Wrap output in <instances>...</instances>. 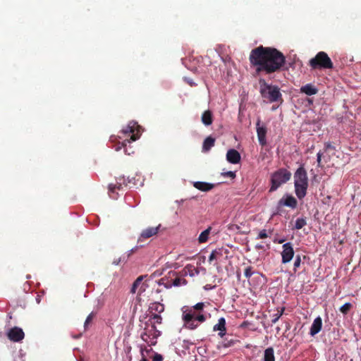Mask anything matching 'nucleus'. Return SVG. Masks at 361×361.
Returning a JSON list of instances; mask_svg holds the SVG:
<instances>
[{
	"mask_svg": "<svg viewBox=\"0 0 361 361\" xmlns=\"http://www.w3.org/2000/svg\"><path fill=\"white\" fill-rule=\"evenodd\" d=\"M187 283V281L185 279H181L179 277L176 278L173 281V285L174 286H179L180 285H185Z\"/></svg>",
	"mask_w": 361,
	"mask_h": 361,
	"instance_id": "34",
	"label": "nucleus"
},
{
	"mask_svg": "<svg viewBox=\"0 0 361 361\" xmlns=\"http://www.w3.org/2000/svg\"><path fill=\"white\" fill-rule=\"evenodd\" d=\"M121 259L115 260L113 262V264L115 265H118L120 263Z\"/></svg>",
	"mask_w": 361,
	"mask_h": 361,
	"instance_id": "46",
	"label": "nucleus"
},
{
	"mask_svg": "<svg viewBox=\"0 0 361 361\" xmlns=\"http://www.w3.org/2000/svg\"><path fill=\"white\" fill-rule=\"evenodd\" d=\"M291 173L286 169H280L272 173L271 177V188L269 192L276 190L282 184L290 180Z\"/></svg>",
	"mask_w": 361,
	"mask_h": 361,
	"instance_id": "6",
	"label": "nucleus"
},
{
	"mask_svg": "<svg viewBox=\"0 0 361 361\" xmlns=\"http://www.w3.org/2000/svg\"><path fill=\"white\" fill-rule=\"evenodd\" d=\"M192 185L196 189L203 192H208L214 188V184L202 181L194 182Z\"/></svg>",
	"mask_w": 361,
	"mask_h": 361,
	"instance_id": "18",
	"label": "nucleus"
},
{
	"mask_svg": "<svg viewBox=\"0 0 361 361\" xmlns=\"http://www.w3.org/2000/svg\"><path fill=\"white\" fill-rule=\"evenodd\" d=\"M228 250L218 248L212 252L209 257V262L211 263L214 260H220L224 254H227Z\"/></svg>",
	"mask_w": 361,
	"mask_h": 361,
	"instance_id": "16",
	"label": "nucleus"
},
{
	"mask_svg": "<svg viewBox=\"0 0 361 361\" xmlns=\"http://www.w3.org/2000/svg\"><path fill=\"white\" fill-rule=\"evenodd\" d=\"M143 279H144V276H140L133 282L132 288H131V290H130V292L132 293H136V290H137V287L141 284Z\"/></svg>",
	"mask_w": 361,
	"mask_h": 361,
	"instance_id": "29",
	"label": "nucleus"
},
{
	"mask_svg": "<svg viewBox=\"0 0 361 361\" xmlns=\"http://www.w3.org/2000/svg\"><path fill=\"white\" fill-rule=\"evenodd\" d=\"M259 92L264 99L269 102H279L282 104L283 102L280 89L276 85L268 84L264 79H259Z\"/></svg>",
	"mask_w": 361,
	"mask_h": 361,
	"instance_id": "3",
	"label": "nucleus"
},
{
	"mask_svg": "<svg viewBox=\"0 0 361 361\" xmlns=\"http://www.w3.org/2000/svg\"><path fill=\"white\" fill-rule=\"evenodd\" d=\"M164 311V306L160 302H154L149 305V312L150 314H160Z\"/></svg>",
	"mask_w": 361,
	"mask_h": 361,
	"instance_id": "19",
	"label": "nucleus"
},
{
	"mask_svg": "<svg viewBox=\"0 0 361 361\" xmlns=\"http://www.w3.org/2000/svg\"><path fill=\"white\" fill-rule=\"evenodd\" d=\"M298 205L297 200L292 195H286L283 197L279 202L277 205L278 212L281 207L286 206L291 209H295Z\"/></svg>",
	"mask_w": 361,
	"mask_h": 361,
	"instance_id": "10",
	"label": "nucleus"
},
{
	"mask_svg": "<svg viewBox=\"0 0 361 361\" xmlns=\"http://www.w3.org/2000/svg\"><path fill=\"white\" fill-rule=\"evenodd\" d=\"M37 302L39 303V298H37Z\"/></svg>",
	"mask_w": 361,
	"mask_h": 361,
	"instance_id": "55",
	"label": "nucleus"
},
{
	"mask_svg": "<svg viewBox=\"0 0 361 361\" xmlns=\"http://www.w3.org/2000/svg\"><path fill=\"white\" fill-rule=\"evenodd\" d=\"M283 250L281 252V262L283 264L290 262L294 257V250L291 243H286L282 246Z\"/></svg>",
	"mask_w": 361,
	"mask_h": 361,
	"instance_id": "8",
	"label": "nucleus"
},
{
	"mask_svg": "<svg viewBox=\"0 0 361 361\" xmlns=\"http://www.w3.org/2000/svg\"><path fill=\"white\" fill-rule=\"evenodd\" d=\"M322 327V319L320 317H317L314 319L313 323L312 324V326L310 327V334L312 336H315L321 331Z\"/></svg>",
	"mask_w": 361,
	"mask_h": 361,
	"instance_id": "15",
	"label": "nucleus"
},
{
	"mask_svg": "<svg viewBox=\"0 0 361 361\" xmlns=\"http://www.w3.org/2000/svg\"><path fill=\"white\" fill-rule=\"evenodd\" d=\"M80 336V335H79V336H75V338H78Z\"/></svg>",
	"mask_w": 361,
	"mask_h": 361,
	"instance_id": "52",
	"label": "nucleus"
},
{
	"mask_svg": "<svg viewBox=\"0 0 361 361\" xmlns=\"http://www.w3.org/2000/svg\"><path fill=\"white\" fill-rule=\"evenodd\" d=\"M352 307H353V305L351 303L346 302L340 307V311L343 314H347L350 312V310H351Z\"/></svg>",
	"mask_w": 361,
	"mask_h": 361,
	"instance_id": "32",
	"label": "nucleus"
},
{
	"mask_svg": "<svg viewBox=\"0 0 361 361\" xmlns=\"http://www.w3.org/2000/svg\"><path fill=\"white\" fill-rule=\"evenodd\" d=\"M24 336L23 331L18 327L12 328L8 333V338L14 342L20 341L23 339Z\"/></svg>",
	"mask_w": 361,
	"mask_h": 361,
	"instance_id": "13",
	"label": "nucleus"
},
{
	"mask_svg": "<svg viewBox=\"0 0 361 361\" xmlns=\"http://www.w3.org/2000/svg\"><path fill=\"white\" fill-rule=\"evenodd\" d=\"M262 361H276L274 350L272 347L264 350Z\"/></svg>",
	"mask_w": 361,
	"mask_h": 361,
	"instance_id": "22",
	"label": "nucleus"
},
{
	"mask_svg": "<svg viewBox=\"0 0 361 361\" xmlns=\"http://www.w3.org/2000/svg\"><path fill=\"white\" fill-rule=\"evenodd\" d=\"M323 155V153L319 151L317 154V165L318 166H321V162H322V157Z\"/></svg>",
	"mask_w": 361,
	"mask_h": 361,
	"instance_id": "39",
	"label": "nucleus"
},
{
	"mask_svg": "<svg viewBox=\"0 0 361 361\" xmlns=\"http://www.w3.org/2000/svg\"><path fill=\"white\" fill-rule=\"evenodd\" d=\"M212 228L209 227L206 230L203 231L199 235L198 241L200 243H206L208 240L209 235Z\"/></svg>",
	"mask_w": 361,
	"mask_h": 361,
	"instance_id": "26",
	"label": "nucleus"
},
{
	"mask_svg": "<svg viewBox=\"0 0 361 361\" xmlns=\"http://www.w3.org/2000/svg\"><path fill=\"white\" fill-rule=\"evenodd\" d=\"M285 310V307H281V309L277 310V312L274 314L271 317V323L275 324L278 322V320L280 319V317L283 314V312Z\"/></svg>",
	"mask_w": 361,
	"mask_h": 361,
	"instance_id": "28",
	"label": "nucleus"
},
{
	"mask_svg": "<svg viewBox=\"0 0 361 361\" xmlns=\"http://www.w3.org/2000/svg\"><path fill=\"white\" fill-rule=\"evenodd\" d=\"M204 306V302H198L193 306H184L182 308V320L186 329L194 330L206 321Z\"/></svg>",
	"mask_w": 361,
	"mask_h": 361,
	"instance_id": "2",
	"label": "nucleus"
},
{
	"mask_svg": "<svg viewBox=\"0 0 361 361\" xmlns=\"http://www.w3.org/2000/svg\"><path fill=\"white\" fill-rule=\"evenodd\" d=\"M153 321V324L152 325V330L154 331H157L156 326L154 324H161L162 321L161 317L159 314H152L149 321Z\"/></svg>",
	"mask_w": 361,
	"mask_h": 361,
	"instance_id": "27",
	"label": "nucleus"
},
{
	"mask_svg": "<svg viewBox=\"0 0 361 361\" xmlns=\"http://www.w3.org/2000/svg\"><path fill=\"white\" fill-rule=\"evenodd\" d=\"M300 92L308 96H311L316 94L318 92V90L314 85L312 84H307L301 87Z\"/></svg>",
	"mask_w": 361,
	"mask_h": 361,
	"instance_id": "20",
	"label": "nucleus"
},
{
	"mask_svg": "<svg viewBox=\"0 0 361 361\" xmlns=\"http://www.w3.org/2000/svg\"><path fill=\"white\" fill-rule=\"evenodd\" d=\"M142 291H145V288H142V286L140 288V290L139 291V294L140 295Z\"/></svg>",
	"mask_w": 361,
	"mask_h": 361,
	"instance_id": "48",
	"label": "nucleus"
},
{
	"mask_svg": "<svg viewBox=\"0 0 361 361\" xmlns=\"http://www.w3.org/2000/svg\"><path fill=\"white\" fill-rule=\"evenodd\" d=\"M253 274L252 267L249 266L245 269L244 275L247 279H250Z\"/></svg>",
	"mask_w": 361,
	"mask_h": 361,
	"instance_id": "36",
	"label": "nucleus"
},
{
	"mask_svg": "<svg viewBox=\"0 0 361 361\" xmlns=\"http://www.w3.org/2000/svg\"><path fill=\"white\" fill-rule=\"evenodd\" d=\"M121 133L124 135L132 134L130 139H126L121 143V147H125L127 143H130L132 141H135L139 139L141 135L140 126L137 122L131 121L121 130Z\"/></svg>",
	"mask_w": 361,
	"mask_h": 361,
	"instance_id": "7",
	"label": "nucleus"
},
{
	"mask_svg": "<svg viewBox=\"0 0 361 361\" xmlns=\"http://www.w3.org/2000/svg\"><path fill=\"white\" fill-rule=\"evenodd\" d=\"M307 224L306 219L305 218H298L295 221V228L297 230L302 228Z\"/></svg>",
	"mask_w": 361,
	"mask_h": 361,
	"instance_id": "30",
	"label": "nucleus"
},
{
	"mask_svg": "<svg viewBox=\"0 0 361 361\" xmlns=\"http://www.w3.org/2000/svg\"><path fill=\"white\" fill-rule=\"evenodd\" d=\"M226 334V330L225 331H219L218 335L221 337V338H223Z\"/></svg>",
	"mask_w": 361,
	"mask_h": 361,
	"instance_id": "45",
	"label": "nucleus"
},
{
	"mask_svg": "<svg viewBox=\"0 0 361 361\" xmlns=\"http://www.w3.org/2000/svg\"><path fill=\"white\" fill-rule=\"evenodd\" d=\"M240 153L234 149H231L227 151L226 153V160L233 164H238L240 161Z\"/></svg>",
	"mask_w": 361,
	"mask_h": 361,
	"instance_id": "14",
	"label": "nucleus"
},
{
	"mask_svg": "<svg viewBox=\"0 0 361 361\" xmlns=\"http://www.w3.org/2000/svg\"><path fill=\"white\" fill-rule=\"evenodd\" d=\"M164 279H161L159 280V284H164Z\"/></svg>",
	"mask_w": 361,
	"mask_h": 361,
	"instance_id": "47",
	"label": "nucleus"
},
{
	"mask_svg": "<svg viewBox=\"0 0 361 361\" xmlns=\"http://www.w3.org/2000/svg\"><path fill=\"white\" fill-rule=\"evenodd\" d=\"M160 227H161V225L159 224L157 226L148 227V228L144 229L141 232V233L138 238L137 242L140 243L144 240L148 239L154 235H156L158 233V232L160 229Z\"/></svg>",
	"mask_w": 361,
	"mask_h": 361,
	"instance_id": "11",
	"label": "nucleus"
},
{
	"mask_svg": "<svg viewBox=\"0 0 361 361\" xmlns=\"http://www.w3.org/2000/svg\"><path fill=\"white\" fill-rule=\"evenodd\" d=\"M164 357L161 354L155 353L152 357V361H163Z\"/></svg>",
	"mask_w": 361,
	"mask_h": 361,
	"instance_id": "37",
	"label": "nucleus"
},
{
	"mask_svg": "<svg viewBox=\"0 0 361 361\" xmlns=\"http://www.w3.org/2000/svg\"><path fill=\"white\" fill-rule=\"evenodd\" d=\"M302 257H303V259H306L307 258V257L305 255H303Z\"/></svg>",
	"mask_w": 361,
	"mask_h": 361,
	"instance_id": "53",
	"label": "nucleus"
},
{
	"mask_svg": "<svg viewBox=\"0 0 361 361\" xmlns=\"http://www.w3.org/2000/svg\"><path fill=\"white\" fill-rule=\"evenodd\" d=\"M294 185L296 196L302 200L306 195L308 188L307 173L303 166H300L294 173Z\"/></svg>",
	"mask_w": 361,
	"mask_h": 361,
	"instance_id": "4",
	"label": "nucleus"
},
{
	"mask_svg": "<svg viewBox=\"0 0 361 361\" xmlns=\"http://www.w3.org/2000/svg\"><path fill=\"white\" fill-rule=\"evenodd\" d=\"M301 264V256L300 255H298L295 257V259L293 264V271L294 272L297 271V269L300 267Z\"/></svg>",
	"mask_w": 361,
	"mask_h": 361,
	"instance_id": "35",
	"label": "nucleus"
},
{
	"mask_svg": "<svg viewBox=\"0 0 361 361\" xmlns=\"http://www.w3.org/2000/svg\"><path fill=\"white\" fill-rule=\"evenodd\" d=\"M329 149L334 150L335 147L331 145V142H326L325 143V150L327 151Z\"/></svg>",
	"mask_w": 361,
	"mask_h": 361,
	"instance_id": "42",
	"label": "nucleus"
},
{
	"mask_svg": "<svg viewBox=\"0 0 361 361\" xmlns=\"http://www.w3.org/2000/svg\"><path fill=\"white\" fill-rule=\"evenodd\" d=\"M223 61H224V62H226L227 61V59H223Z\"/></svg>",
	"mask_w": 361,
	"mask_h": 361,
	"instance_id": "54",
	"label": "nucleus"
},
{
	"mask_svg": "<svg viewBox=\"0 0 361 361\" xmlns=\"http://www.w3.org/2000/svg\"><path fill=\"white\" fill-rule=\"evenodd\" d=\"M283 242H284V240H280L279 241V243H283Z\"/></svg>",
	"mask_w": 361,
	"mask_h": 361,
	"instance_id": "51",
	"label": "nucleus"
},
{
	"mask_svg": "<svg viewBox=\"0 0 361 361\" xmlns=\"http://www.w3.org/2000/svg\"><path fill=\"white\" fill-rule=\"evenodd\" d=\"M123 185H127L125 183L124 178H118L116 183H110L109 185V195L110 197L112 199H116L118 195L117 190H122Z\"/></svg>",
	"mask_w": 361,
	"mask_h": 361,
	"instance_id": "9",
	"label": "nucleus"
},
{
	"mask_svg": "<svg viewBox=\"0 0 361 361\" xmlns=\"http://www.w3.org/2000/svg\"><path fill=\"white\" fill-rule=\"evenodd\" d=\"M215 139L212 136L207 137L203 142L202 145V151L208 152L211 149L212 147L214 146Z\"/></svg>",
	"mask_w": 361,
	"mask_h": 361,
	"instance_id": "23",
	"label": "nucleus"
},
{
	"mask_svg": "<svg viewBox=\"0 0 361 361\" xmlns=\"http://www.w3.org/2000/svg\"><path fill=\"white\" fill-rule=\"evenodd\" d=\"M271 233H272L271 231H267L266 229H263L259 232L258 235L256 238L257 239L267 238L269 236V235L271 234Z\"/></svg>",
	"mask_w": 361,
	"mask_h": 361,
	"instance_id": "31",
	"label": "nucleus"
},
{
	"mask_svg": "<svg viewBox=\"0 0 361 361\" xmlns=\"http://www.w3.org/2000/svg\"><path fill=\"white\" fill-rule=\"evenodd\" d=\"M149 337H150V334H148L147 331H145L144 333H142V334H141V338H142L144 341H145V342H147L148 338H149Z\"/></svg>",
	"mask_w": 361,
	"mask_h": 361,
	"instance_id": "40",
	"label": "nucleus"
},
{
	"mask_svg": "<svg viewBox=\"0 0 361 361\" xmlns=\"http://www.w3.org/2000/svg\"><path fill=\"white\" fill-rule=\"evenodd\" d=\"M96 316V313L92 312L86 318L85 322L84 323V328L85 329H88L90 324L92 322V321L94 319V318Z\"/></svg>",
	"mask_w": 361,
	"mask_h": 361,
	"instance_id": "33",
	"label": "nucleus"
},
{
	"mask_svg": "<svg viewBox=\"0 0 361 361\" xmlns=\"http://www.w3.org/2000/svg\"><path fill=\"white\" fill-rule=\"evenodd\" d=\"M121 148H124L125 153L127 154H130L131 153H133V152H130V149H126V145L125 147H121V144H118V146L116 147V151H119Z\"/></svg>",
	"mask_w": 361,
	"mask_h": 361,
	"instance_id": "38",
	"label": "nucleus"
},
{
	"mask_svg": "<svg viewBox=\"0 0 361 361\" xmlns=\"http://www.w3.org/2000/svg\"><path fill=\"white\" fill-rule=\"evenodd\" d=\"M165 287H166V288H170V287H171V284L165 285Z\"/></svg>",
	"mask_w": 361,
	"mask_h": 361,
	"instance_id": "50",
	"label": "nucleus"
},
{
	"mask_svg": "<svg viewBox=\"0 0 361 361\" xmlns=\"http://www.w3.org/2000/svg\"><path fill=\"white\" fill-rule=\"evenodd\" d=\"M157 334H159V331H157ZM157 334H156V331H154V335L153 336V338H157Z\"/></svg>",
	"mask_w": 361,
	"mask_h": 361,
	"instance_id": "49",
	"label": "nucleus"
},
{
	"mask_svg": "<svg viewBox=\"0 0 361 361\" xmlns=\"http://www.w3.org/2000/svg\"><path fill=\"white\" fill-rule=\"evenodd\" d=\"M250 63L256 67V72L271 74L281 69L286 63V57L276 48L263 47L253 49L249 56Z\"/></svg>",
	"mask_w": 361,
	"mask_h": 361,
	"instance_id": "1",
	"label": "nucleus"
},
{
	"mask_svg": "<svg viewBox=\"0 0 361 361\" xmlns=\"http://www.w3.org/2000/svg\"><path fill=\"white\" fill-rule=\"evenodd\" d=\"M239 342L238 340L231 338L229 339L228 337H226L224 341L218 345V348H229L233 346L236 343Z\"/></svg>",
	"mask_w": 361,
	"mask_h": 361,
	"instance_id": "24",
	"label": "nucleus"
},
{
	"mask_svg": "<svg viewBox=\"0 0 361 361\" xmlns=\"http://www.w3.org/2000/svg\"><path fill=\"white\" fill-rule=\"evenodd\" d=\"M201 121L205 126H210L213 122V115L210 110L204 111L201 116Z\"/></svg>",
	"mask_w": 361,
	"mask_h": 361,
	"instance_id": "21",
	"label": "nucleus"
},
{
	"mask_svg": "<svg viewBox=\"0 0 361 361\" xmlns=\"http://www.w3.org/2000/svg\"><path fill=\"white\" fill-rule=\"evenodd\" d=\"M224 176L234 178L235 177V173L233 171H228L224 173Z\"/></svg>",
	"mask_w": 361,
	"mask_h": 361,
	"instance_id": "41",
	"label": "nucleus"
},
{
	"mask_svg": "<svg viewBox=\"0 0 361 361\" xmlns=\"http://www.w3.org/2000/svg\"><path fill=\"white\" fill-rule=\"evenodd\" d=\"M260 123H261V120H260V118H258L257 123H256L257 138H258L259 144L262 146H265L267 145L266 135H267V130L266 126H260Z\"/></svg>",
	"mask_w": 361,
	"mask_h": 361,
	"instance_id": "12",
	"label": "nucleus"
},
{
	"mask_svg": "<svg viewBox=\"0 0 361 361\" xmlns=\"http://www.w3.org/2000/svg\"><path fill=\"white\" fill-rule=\"evenodd\" d=\"M309 65L312 69H331L334 67L333 62L324 51H319L311 59Z\"/></svg>",
	"mask_w": 361,
	"mask_h": 361,
	"instance_id": "5",
	"label": "nucleus"
},
{
	"mask_svg": "<svg viewBox=\"0 0 361 361\" xmlns=\"http://www.w3.org/2000/svg\"><path fill=\"white\" fill-rule=\"evenodd\" d=\"M255 248L257 250H263L264 249V245L262 244H257L255 245Z\"/></svg>",
	"mask_w": 361,
	"mask_h": 361,
	"instance_id": "44",
	"label": "nucleus"
},
{
	"mask_svg": "<svg viewBox=\"0 0 361 361\" xmlns=\"http://www.w3.org/2000/svg\"><path fill=\"white\" fill-rule=\"evenodd\" d=\"M199 274H200L199 269L191 264H188L182 270L183 276H190L191 277H195V276L199 275Z\"/></svg>",
	"mask_w": 361,
	"mask_h": 361,
	"instance_id": "17",
	"label": "nucleus"
},
{
	"mask_svg": "<svg viewBox=\"0 0 361 361\" xmlns=\"http://www.w3.org/2000/svg\"><path fill=\"white\" fill-rule=\"evenodd\" d=\"M226 319L224 317H221L218 320V323L215 324L213 327L214 331H225L226 330Z\"/></svg>",
	"mask_w": 361,
	"mask_h": 361,
	"instance_id": "25",
	"label": "nucleus"
},
{
	"mask_svg": "<svg viewBox=\"0 0 361 361\" xmlns=\"http://www.w3.org/2000/svg\"><path fill=\"white\" fill-rule=\"evenodd\" d=\"M141 360L140 361H148L147 359L146 358L145 354H144V352H143V349L141 348Z\"/></svg>",
	"mask_w": 361,
	"mask_h": 361,
	"instance_id": "43",
	"label": "nucleus"
}]
</instances>
